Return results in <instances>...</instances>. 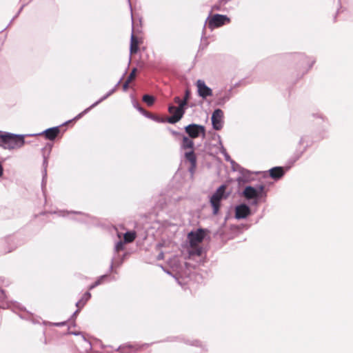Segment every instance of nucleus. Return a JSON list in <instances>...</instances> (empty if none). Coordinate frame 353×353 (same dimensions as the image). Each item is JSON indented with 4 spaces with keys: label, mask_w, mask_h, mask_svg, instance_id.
<instances>
[{
    "label": "nucleus",
    "mask_w": 353,
    "mask_h": 353,
    "mask_svg": "<svg viewBox=\"0 0 353 353\" xmlns=\"http://www.w3.org/2000/svg\"><path fill=\"white\" fill-rule=\"evenodd\" d=\"M205 236V232L203 229H198L196 231H192L188 233V239L190 243V254L201 256L202 253V248L199 245L203 241Z\"/></svg>",
    "instance_id": "1"
},
{
    "label": "nucleus",
    "mask_w": 353,
    "mask_h": 353,
    "mask_svg": "<svg viewBox=\"0 0 353 353\" xmlns=\"http://www.w3.org/2000/svg\"><path fill=\"white\" fill-rule=\"evenodd\" d=\"M25 143L24 137L10 133L0 135V146L7 150H14L21 148Z\"/></svg>",
    "instance_id": "2"
},
{
    "label": "nucleus",
    "mask_w": 353,
    "mask_h": 353,
    "mask_svg": "<svg viewBox=\"0 0 353 353\" xmlns=\"http://www.w3.org/2000/svg\"><path fill=\"white\" fill-rule=\"evenodd\" d=\"M181 148L184 150H190L185 153V158L190 163L189 172L193 176L196 168V157L194 152V142L188 137L183 136Z\"/></svg>",
    "instance_id": "3"
},
{
    "label": "nucleus",
    "mask_w": 353,
    "mask_h": 353,
    "mask_svg": "<svg viewBox=\"0 0 353 353\" xmlns=\"http://www.w3.org/2000/svg\"><path fill=\"white\" fill-rule=\"evenodd\" d=\"M230 19L226 15L215 14L208 17L207 19L208 27L213 30L216 28H219L225 24L229 23Z\"/></svg>",
    "instance_id": "4"
},
{
    "label": "nucleus",
    "mask_w": 353,
    "mask_h": 353,
    "mask_svg": "<svg viewBox=\"0 0 353 353\" xmlns=\"http://www.w3.org/2000/svg\"><path fill=\"white\" fill-rule=\"evenodd\" d=\"M226 190V185H221L216 191L213 194L210 199V203L213 208V212L214 214H217L220 208L221 201L225 198V192Z\"/></svg>",
    "instance_id": "5"
},
{
    "label": "nucleus",
    "mask_w": 353,
    "mask_h": 353,
    "mask_svg": "<svg viewBox=\"0 0 353 353\" xmlns=\"http://www.w3.org/2000/svg\"><path fill=\"white\" fill-rule=\"evenodd\" d=\"M265 186L260 185L257 188L247 186L243 190V196L248 199H256L265 195Z\"/></svg>",
    "instance_id": "6"
},
{
    "label": "nucleus",
    "mask_w": 353,
    "mask_h": 353,
    "mask_svg": "<svg viewBox=\"0 0 353 353\" xmlns=\"http://www.w3.org/2000/svg\"><path fill=\"white\" fill-rule=\"evenodd\" d=\"M186 133L192 139H196L201 134L203 137L205 136V130L203 125L190 124L185 128Z\"/></svg>",
    "instance_id": "7"
},
{
    "label": "nucleus",
    "mask_w": 353,
    "mask_h": 353,
    "mask_svg": "<svg viewBox=\"0 0 353 353\" xmlns=\"http://www.w3.org/2000/svg\"><path fill=\"white\" fill-rule=\"evenodd\" d=\"M184 106L175 107L170 105L168 111L172 116L168 119V122L170 123H175L178 122L184 114Z\"/></svg>",
    "instance_id": "8"
},
{
    "label": "nucleus",
    "mask_w": 353,
    "mask_h": 353,
    "mask_svg": "<svg viewBox=\"0 0 353 353\" xmlns=\"http://www.w3.org/2000/svg\"><path fill=\"white\" fill-rule=\"evenodd\" d=\"M223 117V112L220 109H216L214 111L212 115V123L214 130H219L222 128V119Z\"/></svg>",
    "instance_id": "9"
},
{
    "label": "nucleus",
    "mask_w": 353,
    "mask_h": 353,
    "mask_svg": "<svg viewBox=\"0 0 353 353\" xmlns=\"http://www.w3.org/2000/svg\"><path fill=\"white\" fill-rule=\"evenodd\" d=\"M196 85L197 87L198 94L200 97L205 99L208 97L212 96V90L205 85L203 81L200 79L198 80Z\"/></svg>",
    "instance_id": "10"
},
{
    "label": "nucleus",
    "mask_w": 353,
    "mask_h": 353,
    "mask_svg": "<svg viewBox=\"0 0 353 353\" xmlns=\"http://www.w3.org/2000/svg\"><path fill=\"white\" fill-rule=\"evenodd\" d=\"M143 40L142 37H138L133 33L130 39V52L131 54H135L138 52L139 46L143 43Z\"/></svg>",
    "instance_id": "11"
},
{
    "label": "nucleus",
    "mask_w": 353,
    "mask_h": 353,
    "mask_svg": "<svg viewBox=\"0 0 353 353\" xmlns=\"http://www.w3.org/2000/svg\"><path fill=\"white\" fill-rule=\"evenodd\" d=\"M250 214V208L245 204L237 205L235 208V217L238 219H245Z\"/></svg>",
    "instance_id": "12"
},
{
    "label": "nucleus",
    "mask_w": 353,
    "mask_h": 353,
    "mask_svg": "<svg viewBox=\"0 0 353 353\" xmlns=\"http://www.w3.org/2000/svg\"><path fill=\"white\" fill-rule=\"evenodd\" d=\"M60 128L59 127H54L49 129H47L43 132V136L46 139L52 141L54 140L59 134Z\"/></svg>",
    "instance_id": "13"
},
{
    "label": "nucleus",
    "mask_w": 353,
    "mask_h": 353,
    "mask_svg": "<svg viewBox=\"0 0 353 353\" xmlns=\"http://www.w3.org/2000/svg\"><path fill=\"white\" fill-rule=\"evenodd\" d=\"M269 174L271 178L278 180L283 176L285 170L283 167H274L269 170Z\"/></svg>",
    "instance_id": "14"
},
{
    "label": "nucleus",
    "mask_w": 353,
    "mask_h": 353,
    "mask_svg": "<svg viewBox=\"0 0 353 353\" xmlns=\"http://www.w3.org/2000/svg\"><path fill=\"white\" fill-rule=\"evenodd\" d=\"M139 347L132 345H124L119 348L121 353H135L138 351Z\"/></svg>",
    "instance_id": "15"
},
{
    "label": "nucleus",
    "mask_w": 353,
    "mask_h": 353,
    "mask_svg": "<svg viewBox=\"0 0 353 353\" xmlns=\"http://www.w3.org/2000/svg\"><path fill=\"white\" fill-rule=\"evenodd\" d=\"M137 74V69L133 68L131 71L130 74L128 77L127 79L125 80V83H123V88L124 90H126L128 87L129 84L135 79Z\"/></svg>",
    "instance_id": "16"
},
{
    "label": "nucleus",
    "mask_w": 353,
    "mask_h": 353,
    "mask_svg": "<svg viewBox=\"0 0 353 353\" xmlns=\"http://www.w3.org/2000/svg\"><path fill=\"white\" fill-rule=\"evenodd\" d=\"M136 232H127L124 234V242L125 243H132L134 241L136 238Z\"/></svg>",
    "instance_id": "17"
},
{
    "label": "nucleus",
    "mask_w": 353,
    "mask_h": 353,
    "mask_svg": "<svg viewBox=\"0 0 353 353\" xmlns=\"http://www.w3.org/2000/svg\"><path fill=\"white\" fill-rule=\"evenodd\" d=\"M143 101L148 105H152L154 102V98L152 96L145 94L143 97Z\"/></svg>",
    "instance_id": "18"
},
{
    "label": "nucleus",
    "mask_w": 353,
    "mask_h": 353,
    "mask_svg": "<svg viewBox=\"0 0 353 353\" xmlns=\"http://www.w3.org/2000/svg\"><path fill=\"white\" fill-rule=\"evenodd\" d=\"M190 91L188 89H187L185 90V92L184 99L182 101V103H181L180 106H184L185 107L187 105L188 99L190 98Z\"/></svg>",
    "instance_id": "19"
},
{
    "label": "nucleus",
    "mask_w": 353,
    "mask_h": 353,
    "mask_svg": "<svg viewBox=\"0 0 353 353\" xmlns=\"http://www.w3.org/2000/svg\"><path fill=\"white\" fill-rule=\"evenodd\" d=\"M105 278V276H101L99 279H98L94 284L91 285L89 288V290H92L98 285L101 284L103 281V280Z\"/></svg>",
    "instance_id": "20"
},
{
    "label": "nucleus",
    "mask_w": 353,
    "mask_h": 353,
    "mask_svg": "<svg viewBox=\"0 0 353 353\" xmlns=\"http://www.w3.org/2000/svg\"><path fill=\"white\" fill-rule=\"evenodd\" d=\"M124 248L123 243L122 241H119L116 245H115V250L117 252H120L121 250H123Z\"/></svg>",
    "instance_id": "21"
},
{
    "label": "nucleus",
    "mask_w": 353,
    "mask_h": 353,
    "mask_svg": "<svg viewBox=\"0 0 353 353\" xmlns=\"http://www.w3.org/2000/svg\"><path fill=\"white\" fill-rule=\"evenodd\" d=\"M174 101L176 103L179 104V107H180L183 100H181L179 97H175Z\"/></svg>",
    "instance_id": "22"
},
{
    "label": "nucleus",
    "mask_w": 353,
    "mask_h": 353,
    "mask_svg": "<svg viewBox=\"0 0 353 353\" xmlns=\"http://www.w3.org/2000/svg\"><path fill=\"white\" fill-rule=\"evenodd\" d=\"M91 296V294L90 292H86L84 295H83V299H85V301H88Z\"/></svg>",
    "instance_id": "23"
},
{
    "label": "nucleus",
    "mask_w": 353,
    "mask_h": 353,
    "mask_svg": "<svg viewBox=\"0 0 353 353\" xmlns=\"http://www.w3.org/2000/svg\"><path fill=\"white\" fill-rule=\"evenodd\" d=\"M3 168L1 165V164L0 163V176H1L3 175Z\"/></svg>",
    "instance_id": "24"
},
{
    "label": "nucleus",
    "mask_w": 353,
    "mask_h": 353,
    "mask_svg": "<svg viewBox=\"0 0 353 353\" xmlns=\"http://www.w3.org/2000/svg\"><path fill=\"white\" fill-rule=\"evenodd\" d=\"M99 103V101L96 102L92 105H91L89 108H88L85 112L88 111V110L91 109L92 108L94 107L96 105H97Z\"/></svg>",
    "instance_id": "25"
},
{
    "label": "nucleus",
    "mask_w": 353,
    "mask_h": 353,
    "mask_svg": "<svg viewBox=\"0 0 353 353\" xmlns=\"http://www.w3.org/2000/svg\"><path fill=\"white\" fill-rule=\"evenodd\" d=\"M65 325V323H64V322H63V323H56V325H57V326H61V325Z\"/></svg>",
    "instance_id": "26"
}]
</instances>
